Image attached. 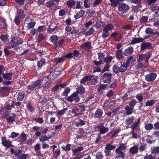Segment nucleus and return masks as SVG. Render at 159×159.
Instances as JSON below:
<instances>
[{"mask_svg": "<svg viewBox=\"0 0 159 159\" xmlns=\"http://www.w3.org/2000/svg\"><path fill=\"white\" fill-rule=\"evenodd\" d=\"M115 148V146L110 144H107L105 147V149L106 150H110L114 149Z\"/></svg>", "mask_w": 159, "mask_h": 159, "instance_id": "nucleus-54", "label": "nucleus"}, {"mask_svg": "<svg viewBox=\"0 0 159 159\" xmlns=\"http://www.w3.org/2000/svg\"><path fill=\"white\" fill-rule=\"evenodd\" d=\"M2 145L8 148H10V147H14V145L11 144V142L7 140H2Z\"/></svg>", "mask_w": 159, "mask_h": 159, "instance_id": "nucleus-22", "label": "nucleus"}, {"mask_svg": "<svg viewBox=\"0 0 159 159\" xmlns=\"http://www.w3.org/2000/svg\"><path fill=\"white\" fill-rule=\"evenodd\" d=\"M66 4L68 7L72 8L74 6L75 2L72 0H69L67 2Z\"/></svg>", "mask_w": 159, "mask_h": 159, "instance_id": "nucleus-39", "label": "nucleus"}, {"mask_svg": "<svg viewBox=\"0 0 159 159\" xmlns=\"http://www.w3.org/2000/svg\"><path fill=\"white\" fill-rule=\"evenodd\" d=\"M126 148V147L125 146V144L123 143H121L118 148H117L116 150L115 151H124L125 150Z\"/></svg>", "mask_w": 159, "mask_h": 159, "instance_id": "nucleus-34", "label": "nucleus"}, {"mask_svg": "<svg viewBox=\"0 0 159 159\" xmlns=\"http://www.w3.org/2000/svg\"><path fill=\"white\" fill-rule=\"evenodd\" d=\"M112 76V74L111 73H105L102 77L104 79L103 80V82L105 83L110 84L111 82Z\"/></svg>", "mask_w": 159, "mask_h": 159, "instance_id": "nucleus-6", "label": "nucleus"}, {"mask_svg": "<svg viewBox=\"0 0 159 159\" xmlns=\"http://www.w3.org/2000/svg\"><path fill=\"white\" fill-rule=\"evenodd\" d=\"M92 77V75H86L81 80L80 83L81 84H84L87 81H90L91 80Z\"/></svg>", "mask_w": 159, "mask_h": 159, "instance_id": "nucleus-21", "label": "nucleus"}, {"mask_svg": "<svg viewBox=\"0 0 159 159\" xmlns=\"http://www.w3.org/2000/svg\"><path fill=\"white\" fill-rule=\"evenodd\" d=\"M25 93L24 92H20L18 94V97L17 98L18 100L22 101L25 97Z\"/></svg>", "mask_w": 159, "mask_h": 159, "instance_id": "nucleus-32", "label": "nucleus"}, {"mask_svg": "<svg viewBox=\"0 0 159 159\" xmlns=\"http://www.w3.org/2000/svg\"><path fill=\"white\" fill-rule=\"evenodd\" d=\"M144 128L146 130H150L153 128V126L152 124L149 123L145 125Z\"/></svg>", "mask_w": 159, "mask_h": 159, "instance_id": "nucleus-47", "label": "nucleus"}, {"mask_svg": "<svg viewBox=\"0 0 159 159\" xmlns=\"http://www.w3.org/2000/svg\"><path fill=\"white\" fill-rule=\"evenodd\" d=\"M76 5L75 7L76 9L83 8V7L82 6V2L80 1H77L76 2Z\"/></svg>", "mask_w": 159, "mask_h": 159, "instance_id": "nucleus-51", "label": "nucleus"}, {"mask_svg": "<svg viewBox=\"0 0 159 159\" xmlns=\"http://www.w3.org/2000/svg\"><path fill=\"white\" fill-rule=\"evenodd\" d=\"M13 74L11 72L7 73V74L3 73L2 74L3 77L5 79L10 80L12 79L11 76Z\"/></svg>", "mask_w": 159, "mask_h": 159, "instance_id": "nucleus-29", "label": "nucleus"}, {"mask_svg": "<svg viewBox=\"0 0 159 159\" xmlns=\"http://www.w3.org/2000/svg\"><path fill=\"white\" fill-rule=\"evenodd\" d=\"M72 154L73 156L76 155L77 154H78L79 152H80V148H75L73 149L72 150Z\"/></svg>", "mask_w": 159, "mask_h": 159, "instance_id": "nucleus-50", "label": "nucleus"}, {"mask_svg": "<svg viewBox=\"0 0 159 159\" xmlns=\"http://www.w3.org/2000/svg\"><path fill=\"white\" fill-rule=\"evenodd\" d=\"M134 120V116H131L129 117L128 118L126 119L125 120V123L128 125H131Z\"/></svg>", "mask_w": 159, "mask_h": 159, "instance_id": "nucleus-37", "label": "nucleus"}, {"mask_svg": "<svg viewBox=\"0 0 159 159\" xmlns=\"http://www.w3.org/2000/svg\"><path fill=\"white\" fill-rule=\"evenodd\" d=\"M125 114L127 115H129L132 114L134 112V108L129 106H127L125 108Z\"/></svg>", "mask_w": 159, "mask_h": 159, "instance_id": "nucleus-23", "label": "nucleus"}, {"mask_svg": "<svg viewBox=\"0 0 159 159\" xmlns=\"http://www.w3.org/2000/svg\"><path fill=\"white\" fill-rule=\"evenodd\" d=\"M77 93L75 92L73 93L70 96L66 98V100L69 102H72L75 100V102H78L80 100V98L78 97Z\"/></svg>", "mask_w": 159, "mask_h": 159, "instance_id": "nucleus-5", "label": "nucleus"}, {"mask_svg": "<svg viewBox=\"0 0 159 159\" xmlns=\"http://www.w3.org/2000/svg\"><path fill=\"white\" fill-rule=\"evenodd\" d=\"M110 67V65L109 64L106 63L105 64L103 69L102 70V73H103L106 71H109Z\"/></svg>", "mask_w": 159, "mask_h": 159, "instance_id": "nucleus-53", "label": "nucleus"}, {"mask_svg": "<svg viewBox=\"0 0 159 159\" xmlns=\"http://www.w3.org/2000/svg\"><path fill=\"white\" fill-rule=\"evenodd\" d=\"M22 39H18L16 37L13 38L11 39V42L9 45L4 48V51L6 56H7L10 54V52L8 50V49L14 48L15 50H17L20 48L19 45L23 43Z\"/></svg>", "mask_w": 159, "mask_h": 159, "instance_id": "nucleus-1", "label": "nucleus"}, {"mask_svg": "<svg viewBox=\"0 0 159 159\" xmlns=\"http://www.w3.org/2000/svg\"><path fill=\"white\" fill-rule=\"evenodd\" d=\"M137 103V101L133 99L129 103V107L132 108L134 107Z\"/></svg>", "mask_w": 159, "mask_h": 159, "instance_id": "nucleus-49", "label": "nucleus"}, {"mask_svg": "<svg viewBox=\"0 0 159 159\" xmlns=\"http://www.w3.org/2000/svg\"><path fill=\"white\" fill-rule=\"evenodd\" d=\"M120 63V66L119 67L120 70V72H124L127 70L128 67L125 63V62H123L121 61Z\"/></svg>", "mask_w": 159, "mask_h": 159, "instance_id": "nucleus-20", "label": "nucleus"}, {"mask_svg": "<svg viewBox=\"0 0 159 159\" xmlns=\"http://www.w3.org/2000/svg\"><path fill=\"white\" fill-rule=\"evenodd\" d=\"M159 152V147H157L154 148L152 150L151 153L152 154L158 153Z\"/></svg>", "mask_w": 159, "mask_h": 159, "instance_id": "nucleus-64", "label": "nucleus"}, {"mask_svg": "<svg viewBox=\"0 0 159 159\" xmlns=\"http://www.w3.org/2000/svg\"><path fill=\"white\" fill-rule=\"evenodd\" d=\"M16 16L22 18H24L25 16L23 11L21 9H19L17 10Z\"/></svg>", "mask_w": 159, "mask_h": 159, "instance_id": "nucleus-28", "label": "nucleus"}, {"mask_svg": "<svg viewBox=\"0 0 159 159\" xmlns=\"http://www.w3.org/2000/svg\"><path fill=\"white\" fill-rule=\"evenodd\" d=\"M85 11L83 10H81L80 11L77 12V14L74 16V17L75 19H77L83 17L85 13Z\"/></svg>", "mask_w": 159, "mask_h": 159, "instance_id": "nucleus-24", "label": "nucleus"}, {"mask_svg": "<svg viewBox=\"0 0 159 159\" xmlns=\"http://www.w3.org/2000/svg\"><path fill=\"white\" fill-rule=\"evenodd\" d=\"M113 58L112 56L106 57L103 60L104 62L106 63L111 62Z\"/></svg>", "mask_w": 159, "mask_h": 159, "instance_id": "nucleus-40", "label": "nucleus"}, {"mask_svg": "<svg viewBox=\"0 0 159 159\" xmlns=\"http://www.w3.org/2000/svg\"><path fill=\"white\" fill-rule=\"evenodd\" d=\"M22 18L16 16L15 17L14 19V21L15 23L16 24V25H18L20 24V20Z\"/></svg>", "mask_w": 159, "mask_h": 159, "instance_id": "nucleus-56", "label": "nucleus"}, {"mask_svg": "<svg viewBox=\"0 0 159 159\" xmlns=\"http://www.w3.org/2000/svg\"><path fill=\"white\" fill-rule=\"evenodd\" d=\"M84 6L85 8H89L91 6L89 3V0H84Z\"/></svg>", "mask_w": 159, "mask_h": 159, "instance_id": "nucleus-52", "label": "nucleus"}, {"mask_svg": "<svg viewBox=\"0 0 159 159\" xmlns=\"http://www.w3.org/2000/svg\"><path fill=\"white\" fill-rule=\"evenodd\" d=\"M104 23L101 20L98 21L96 23L94 24V26L96 28L99 29L103 27L104 25Z\"/></svg>", "mask_w": 159, "mask_h": 159, "instance_id": "nucleus-30", "label": "nucleus"}, {"mask_svg": "<svg viewBox=\"0 0 159 159\" xmlns=\"http://www.w3.org/2000/svg\"><path fill=\"white\" fill-rule=\"evenodd\" d=\"M135 61L136 59L134 58V57L132 56H131L127 59L126 62H125L129 67L130 65L132 64Z\"/></svg>", "mask_w": 159, "mask_h": 159, "instance_id": "nucleus-19", "label": "nucleus"}, {"mask_svg": "<svg viewBox=\"0 0 159 159\" xmlns=\"http://www.w3.org/2000/svg\"><path fill=\"white\" fill-rule=\"evenodd\" d=\"M16 118V115L15 114H13L12 116H9V117L6 118L7 121L8 123H11L14 121Z\"/></svg>", "mask_w": 159, "mask_h": 159, "instance_id": "nucleus-36", "label": "nucleus"}, {"mask_svg": "<svg viewBox=\"0 0 159 159\" xmlns=\"http://www.w3.org/2000/svg\"><path fill=\"white\" fill-rule=\"evenodd\" d=\"M27 89L30 90L31 91L35 89L41 88L39 80H38L31 84H29L27 86Z\"/></svg>", "mask_w": 159, "mask_h": 159, "instance_id": "nucleus-3", "label": "nucleus"}, {"mask_svg": "<svg viewBox=\"0 0 159 159\" xmlns=\"http://www.w3.org/2000/svg\"><path fill=\"white\" fill-rule=\"evenodd\" d=\"M124 53L121 49L117 50L116 52V56L119 60H122L124 58Z\"/></svg>", "mask_w": 159, "mask_h": 159, "instance_id": "nucleus-11", "label": "nucleus"}, {"mask_svg": "<svg viewBox=\"0 0 159 159\" xmlns=\"http://www.w3.org/2000/svg\"><path fill=\"white\" fill-rule=\"evenodd\" d=\"M110 1L111 3V5L113 7H116L118 3L117 0H110Z\"/></svg>", "mask_w": 159, "mask_h": 159, "instance_id": "nucleus-55", "label": "nucleus"}, {"mask_svg": "<svg viewBox=\"0 0 159 159\" xmlns=\"http://www.w3.org/2000/svg\"><path fill=\"white\" fill-rule=\"evenodd\" d=\"M50 40L51 42L54 44V48H56L58 47L57 43L58 40V37L55 35H52L50 37Z\"/></svg>", "mask_w": 159, "mask_h": 159, "instance_id": "nucleus-12", "label": "nucleus"}, {"mask_svg": "<svg viewBox=\"0 0 159 159\" xmlns=\"http://www.w3.org/2000/svg\"><path fill=\"white\" fill-rule=\"evenodd\" d=\"M157 1V0H146L145 2L148 6H150L156 2Z\"/></svg>", "mask_w": 159, "mask_h": 159, "instance_id": "nucleus-61", "label": "nucleus"}, {"mask_svg": "<svg viewBox=\"0 0 159 159\" xmlns=\"http://www.w3.org/2000/svg\"><path fill=\"white\" fill-rule=\"evenodd\" d=\"M112 71L116 74L120 72V67L117 65H115L113 66Z\"/></svg>", "mask_w": 159, "mask_h": 159, "instance_id": "nucleus-31", "label": "nucleus"}, {"mask_svg": "<svg viewBox=\"0 0 159 159\" xmlns=\"http://www.w3.org/2000/svg\"><path fill=\"white\" fill-rule=\"evenodd\" d=\"M145 32L147 34H151L152 35L153 34L154 32H153V30L150 28H147Z\"/></svg>", "mask_w": 159, "mask_h": 159, "instance_id": "nucleus-58", "label": "nucleus"}, {"mask_svg": "<svg viewBox=\"0 0 159 159\" xmlns=\"http://www.w3.org/2000/svg\"><path fill=\"white\" fill-rule=\"evenodd\" d=\"M118 9L121 13H125L129 9V6L124 2L119 4Z\"/></svg>", "mask_w": 159, "mask_h": 159, "instance_id": "nucleus-4", "label": "nucleus"}, {"mask_svg": "<svg viewBox=\"0 0 159 159\" xmlns=\"http://www.w3.org/2000/svg\"><path fill=\"white\" fill-rule=\"evenodd\" d=\"M144 39L142 38H132V40L129 43V45L139 43H140L143 42Z\"/></svg>", "mask_w": 159, "mask_h": 159, "instance_id": "nucleus-13", "label": "nucleus"}, {"mask_svg": "<svg viewBox=\"0 0 159 159\" xmlns=\"http://www.w3.org/2000/svg\"><path fill=\"white\" fill-rule=\"evenodd\" d=\"M93 72H102V69L100 66H96L93 67Z\"/></svg>", "mask_w": 159, "mask_h": 159, "instance_id": "nucleus-57", "label": "nucleus"}, {"mask_svg": "<svg viewBox=\"0 0 159 159\" xmlns=\"http://www.w3.org/2000/svg\"><path fill=\"white\" fill-rule=\"evenodd\" d=\"M148 18V17L147 16H143L140 19V22L141 24L145 23L147 21Z\"/></svg>", "mask_w": 159, "mask_h": 159, "instance_id": "nucleus-46", "label": "nucleus"}, {"mask_svg": "<svg viewBox=\"0 0 159 159\" xmlns=\"http://www.w3.org/2000/svg\"><path fill=\"white\" fill-rule=\"evenodd\" d=\"M70 91V89L69 88H67L65 89L64 91L62 94V96L66 97L68 96Z\"/></svg>", "mask_w": 159, "mask_h": 159, "instance_id": "nucleus-45", "label": "nucleus"}, {"mask_svg": "<svg viewBox=\"0 0 159 159\" xmlns=\"http://www.w3.org/2000/svg\"><path fill=\"white\" fill-rule=\"evenodd\" d=\"M91 44L90 42L87 41L84 44H82L80 45V48L82 49H91Z\"/></svg>", "mask_w": 159, "mask_h": 159, "instance_id": "nucleus-18", "label": "nucleus"}, {"mask_svg": "<svg viewBox=\"0 0 159 159\" xmlns=\"http://www.w3.org/2000/svg\"><path fill=\"white\" fill-rule=\"evenodd\" d=\"M155 100H151L147 101L145 103V106H151L155 103Z\"/></svg>", "mask_w": 159, "mask_h": 159, "instance_id": "nucleus-44", "label": "nucleus"}, {"mask_svg": "<svg viewBox=\"0 0 159 159\" xmlns=\"http://www.w3.org/2000/svg\"><path fill=\"white\" fill-rule=\"evenodd\" d=\"M73 57L74 58L75 57H77L80 55V52L76 50H74L73 52H72Z\"/></svg>", "mask_w": 159, "mask_h": 159, "instance_id": "nucleus-63", "label": "nucleus"}, {"mask_svg": "<svg viewBox=\"0 0 159 159\" xmlns=\"http://www.w3.org/2000/svg\"><path fill=\"white\" fill-rule=\"evenodd\" d=\"M46 6L48 8L52 9L57 7L56 5L52 1L47 2L46 3Z\"/></svg>", "mask_w": 159, "mask_h": 159, "instance_id": "nucleus-17", "label": "nucleus"}, {"mask_svg": "<svg viewBox=\"0 0 159 159\" xmlns=\"http://www.w3.org/2000/svg\"><path fill=\"white\" fill-rule=\"evenodd\" d=\"M102 111L101 109H98L95 112V116L96 118H100L102 116Z\"/></svg>", "mask_w": 159, "mask_h": 159, "instance_id": "nucleus-27", "label": "nucleus"}, {"mask_svg": "<svg viewBox=\"0 0 159 159\" xmlns=\"http://www.w3.org/2000/svg\"><path fill=\"white\" fill-rule=\"evenodd\" d=\"M134 50L133 47L131 46L128 47L127 48L125 49L123 52L124 55L128 56L131 55L134 52Z\"/></svg>", "mask_w": 159, "mask_h": 159, "instance_id": "nucleus-15", "label": "nucleus"}, {"mask_svg": "<svg viewBox=\"0 0 159 159\" xmlns=\"http://www.w3.org/2000/svg\"><path fill=\"white\" fill-rule=\"evenodd\" d=\"M68 109L67 107L63 108L62 110H59L57 112V116H61L66 113Z\"/></svg>", "mask_w": 159, "mask_h": 159, "instance_id": "nucleus-33", "label": "nucleus"}, {"mask_svg": "<svg viewBox=\"0 0 159 159\" xmlns=\"http://www.w3.org/2000/svg\"><path fill=\"white\" fill-rule=\"evenodd\" d=\"M65 60V57L64 56H61L60 58L58 57L56 58L55 59V61L57 63L62 62Z\"/></svg>", "mask_w": 159, "mask_h": 159, "instance_id": "nucleus-41", "label": "nucleus"}, {"mask_svg": "<svg viewBox=\"0 0 159 159\" xmlns=\"http://www.w3.org/2000/svg\"><path fill=\"white\" fill-rule=\"evenodd\" d=\"M33 120L35 121L39 124H42L44 122V120L42 118H34Z\"/></svg>", "mask_w": 159, "mask_h": 159, "instance_id": "nucleus-62", "label": "nucleus"}, {"mask_svg": "<svg viewBox=\"0 0 159 159\" xmlns=\"http://www.w3.org/2000/svg\"><path fill=\"white\" fill-rule=\"evenodd\" d=\"M95 31L93 27H91L89 30L88 31H86L84 34L85 36H89L92 34Z\"/></svg>", "mask_w": 159, "mask_h": 159, "instance_id": "nucleus-35", "label": "nucleus"}, {"mask_svg": "<svg viewBox=\"0 0 159 159\" xmlns=\"http://www.w3.org/2000/svg\"><path fill=\"white\" fill-rule=\"evenodd\" d=\"M140 122V118H139L136 122H134L131 125V126L132 130H135L137 129V127L139 125V123Z\"/></svg>", "mask_w": 159, "mask_h": 159, "instance_id": "nucleus-25", "label": "nucleus"}, {"mask_svg": "<svg viewBox=\"0 0 159 159\" xmlns=\"http://www.w3.org/2000/svg\"><path fill=\"white\" fill-rule=\"evenodd\" d=\"M111 36L113 37L115 40L117 41H120L122 38L121 34L116 32L112 33L111 34Z\"/></svg>", "mask_w": 159, "mask_h": 159, "instance_id": "nucleus-16", "label": "nucleus"}, {"mask_svg": "<svg viewBox=\"0 0 159 159\" xmlns=\"http://www.w3.org/2000/svg\"><path fill=\"white\" fill-rule=\"evenodd\" d=\"M45 62V61L44 59L42 58L40 61L37 62V66L40 67L42 66Z\"/></svg>", "mask_w": 159, "mask_h": 159, "instance_id": "nucleus-43", "label": "nucleus"}, {"mask_svg": "<svg viewBox=\"0 0 159 159\" xmlns=\"http://www.w3.org/2000/svg\"><path fill=\"white\" fill-rule=\"evenodd\" d=\"M138 146L135 145L131 148L129 149V151L131 154H134L138 153Z\"/></svg>", "mask_w": 159, "mask_h": 159, "instance_id": "nucleus-26", "label": "nucleus"}, {"mask_svg": "<svg viewBox=\"0 0 159 159\" xmlns=\"http://www.w3.org/2000/svg\"><path fill=\"white\" fill-rule=\"evenodd\" d=\"M114 28V25L110 24H107L102 30V36L103 39L108 37L110 35L109 31Z\"/></svg>", "mask_w": 159, "mask_h": 159, "instance_id": "nucleus-2", "label": "nucleus"}, {"mask_svg": "<svg viewBox=\"0 0 159 159\" xmlns=\"http://www.w3.org/2000/svg\"><path fill=\"white\" fill-rule=\"evenodd\" d=\"M98 59L99 61H102V60L104 59L105 54L104 53L99 52L98 53Z\"/></svg>", "mask_w": 159, "mask_h": 159, "instance_id": "nucleus-48", "label": "nucleus"}, {"mask_svg": "<svg viewBox=\"0 0 159 159\" xmlns=\"http://www.w3.org/2000/svg\"><path fill=\"white\" fill-rule=\"evenodd\" d=\"M48 79L46 78H41L38 80H39L41 88L45 87L48 84Z\"/></svg>", "mask_w": 159, "mask_h": 159, "instance_id": "nucleus-9", "label": "nucleus"}, {"mask_svg": "<svg viewBox=\"0 0 159 159\" xmlns=\"http://www.w3.org/2000/svg\"><path fill=\"white\" fill-rule=\"evenodd\" d=\"M147 57V55L142 54H140L139 55V59H138V61H142L143 59Z\"/></svg>", "mask_w": 159, "mask_h": 159, "instance_id": "nucleus-59", "label": "nucleus"}, {"mask_svg": "<svg viewBox=\"0 0 159 159\" xmlns=\"http://www.w3.org/2000/svg\"><path fill=\"white\" fill-rule=\"evenodd\" d=\"M85 124V122L83 120H80L79 122H77L75 124V126L78 127L80 126H83Z\"/></svg>", "mask_w": 159, "mask_h": 159, "instance_id": "nucleus-60", "label": "nucleus"}, {"mask_svg": "<svg viewBox=\"0 0 159 159\" xmlns=\"http://www.w3.org/2000/svg\"><path fill=\"white\" fill-rule=\"evenodd\" d=\"M97 128L101 134H104L107 132L108 129L104 127L102 124H101L97 126Z\"/></svg>", "mask_w": 159, "mask_h": 159, "instance_id": "nucleus-14", "label": "nucleus"}, {"mask_svg": "<svg viewBox=\"0 0 159 159\" xmlns=\"http://www.w3.org/2000/svg\"><path fill=\"white\" fill-rule=\"evenodd\" d=\"M58 69L56 68L53 71H51L50 72V74L48 76V79H53L56 78L57 77V75L59 74L60 72H59V73L57 74V70Z\"/></svg>", "mask_w": 159, "mask_h": 159, "instance_id": "nucleus-10", "label": "nucleus"}, {"mask_svg": "<svg viewBox=\"0 0 159 159\" xmlns=\"http://www.w3.org/2000/svg\"><path fill=\"white\" fill-rule=\"evenodd\" d=\"M5 26V21L0 16V29H2Z\"/></svg>", "mask_w": 159, "mask_h": 159, "instance_id": "nucleus-42", "label": "nucleus"}, {"mask_svg": "<svg viewBox=\"0 0 159 159\" xmlns=\"http://www.w3.org/2000/svg\"><path fill=\"white\" fill-rule=\"evenodd\" d=\"M152 47V44L149 42H143L141 44V51H143L146 49H150Z\"/></svg>", "mask_w": 159, "mask_h": 159, "instance_id": "nucleus-8", "label": "nucleus"}, {"mask_svg": "<svg viewBox=\"0 0 159 159\" xmlns=\"http://www.w3.org/2000/svg\"><path fill=\"white\" fill-rule=\"evenodd\" d=\"M85 91L84 87L82 85L80 86L77 89L76 92L77 93V94L78 93L82 94L84 93Z\"/></svg>", "mask_w": 159, "mask_h": 159, "instance_id": "nucleus-38", "label": "nucleus"}, {"mask_svg": "<svg viewBox=\"0 0 159 159\" xmlns=\"http://www.w3.org/2000/svg\"><path fill=\"white\" fill-rule=\"evenodd\" d=\"M157 76V74L154 73H151L146 75L145 80L148 82H152L155 80Z\"/></svg>", "mask_w": 159, "mask_h": 159, "instance_id": "nucleus-7", "label": "nucleus"}]
</instances>
